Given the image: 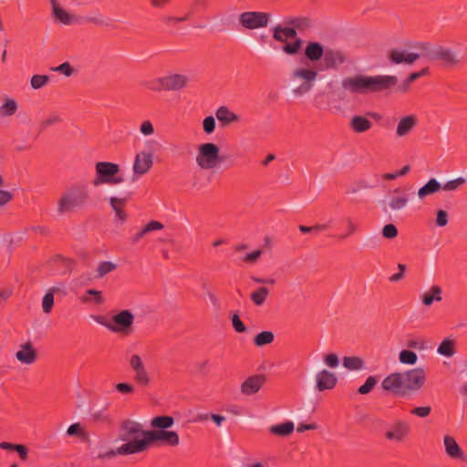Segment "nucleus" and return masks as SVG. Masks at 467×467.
I'll use <instances>...</instances> for the list:
<instances>
[{
	"label": "nucleus",
	"mask_w": 467,
	"mask_h": 467,
	"mask_svg": "<svg viewBox=\"0 0 467 467\" xmlns=\"http://www.w3.org/2000/svg\"><path fill=\"white\" fill-rule=\"evenodd\" d=\"M398 84V78L391 75L368 76L356 74L341 81L344 91L354 95H367L391 89Z\"/></svg>",
	"instance_id": "1"
},
{
	"label": "nucleus",
	"mask_w": 467,
	"mask_h": 467,
	"mask_svg": "<svg viewBox=\"0 0 467 467\" xmlns=\"http://www.w3.org/2000/svg\"><path fill=\"white\" fill-rule=\"evenodd\" d=\"M90 191L87 184H73L67 187L57 202L58 214H67L84 208L89 202Z\"/></svg>",
	"instance_id": "2"
},
{
	"label": "nucleus",
	"mask_w": 467,
	"mask_h": 467,
	"mask_svg": "<svg viewBox=\"0 0 467 467\" xmlns=\"http://www.w3.org/2000/svg\"><path fill=\"white\" fill-rule=\"evenodd\" d=\"M317 76V70L309 65L294 68L290 75L293 93L298 97L308 93L313 88Z\"/></svg>",
	"instance_id": "3"
},
{
	"label": "nucleus",
	"mask_w": 467,
	"mask_h": 467,
	"mask_svg": "<svg viewBox=\"0 0 467 467\" xmlns=\"http://www.w3.org/2000/svg\"><path fill=\"white\" fill-rule=\"evenodd\" d=\"M223 159L220 156V148L213 142L202 143L198 146L195 161L202 171L218 168Z\"/></svg>",
	"instance_id": "4"
},
{
	"label": "nucleus",
	"mask_w": 467,
	"mask_h": 467,
	"mask_svg": "<svg viewBox=\"0 0 467 467\" xmlns=\"http://www.w3.org/2000/svg\"><path fill=\"white\" fill-rule=\"evenodd\" d=\"M157 441L169 447H177L181 443V439L175 431H146L144 439L139 441L141 452L147 451L153 442Z\"/></svg>",
	"instance_id": "5"
},
{
	"label": "nucleus",
	"mask_w": 467,
	"mask_h": 467,
	"mask_svg": "<svg viewBox=\"0 0 467 467\" xmlns=\"http://www.w3.org/2000/svg\"><path fill=\"white\" fill-rule=\"evenodd\" d=\"M96 177L93 181L94 186L101 184H118L123 182L122 177H116L119 171V166L117 163L109 161H99L95 165Z\"/></svg>",
	"instance_id": "6"
},
{
	"label": "nucleus",
	"mask_w": 467,
	"mask_h": 467,
	"mask_svg": "<svg viewBox=\"0 0 467 467\" xmlns=\"http://www.w3.org/2000/svg\"><path fill=\"white\" fill-rule=\"evenodd\" d=\"M271 15L265 12L248 11L239 15L238 21L246 30H256L266 27Z\"/></svg>",
	"instance_id": "7"
},
{
	"label": "nucleus",
	"mask_w": 467,
	"mask_h": 467,
	"mask_svg": "<svg viewBox=\"0 0 467 467\" xmlns=\"http://www.w3.org/2000/svg\"><path fill=\"white\" fill-rule=\"evenodd\" d=\"M144 431L142 425L135 420L127 419L121 421L119 439L125 443L144 439Z\"/></svg>",
	"instance_id": "8"
},
{
	"label": "nucleus",
	"mask_w": 467,
	"mask_h": 467,
	"mask_svg": "<svg viewBox=\"0 0 467 467\" xmlns=\"http://www.w3.org/2000/svg\"><path fill=\"white\" fill-rule=\"evenodd\" d=\"M406 394L420 389L426 381V372L422 368L401 372Z\"/></svg>",
	"instance_id": "9"
},
{
	"label": "nucleus",
	"mask_w": 467,
	"mask_h": 467,
	"mask_svg": "<svg viewBox=\"0 0 467 467\" xmlns=\"http://www.w3.org/2000/svg\"><path fill=\"white\" fill-rule=\"evenodd\" d=\"M153 166V154L151 152L141 150L135 155L132 167L133 174L131 181L135 182L140 177L148 173Z\"/></svg>",
	"instance_id": "10"
},
{
	"label": "nucleus",
	"mask_w": 467,
	"mask_h": 467,
	"mask_svg": "<svg viewBox=\"0 0 467 467\" xmlns=\"http://www.w3.org/2000/svg\"><path fill=\"white\" fill-rule=\"evenodd\" d=\"M134 322V316L130 310H122L113 316L112 323H105L104 325L112 332L128 333L130 332Z\"/></svg>",
	"instance_id": "11"
},
{
	"label": "nucleus",
	"mask_w": 467,
	"mask_h": 467,
	"mask_svg": "<svg viewBox=\"0 0 467 467\" xmlns=\"http://www.w3.org/2000/svg\"><path fill=\"white\" fill-rule=\"evenodd\" d=\"M410 431V427L408 422L397 420L386 431L385 437L389 441L402 442L409 436Z\"/></svg>",
	"instance_id": "12"
},
{
	"label": "nucleus",
	"mask_w": 467,
	"mask_h": 467,
	"mask_svg": "<svg viewBox=\"0 0 467 467\" xmlns=\"http://www.w3.org/2000/svg\"><path fill=\"white\" fill-rule=\"evenodd\" d=\"M381 386L385 390L400 395L406 394L403 376L401 372L391 373L390 375L386 377L383 379Z\"/></svg>",
	"instance_id": "13"
},
{
	"label": "nucleus",
	"mask_w": 467,
	"mask_h": 467,
	"mask_svg": "<svg viewBox=\"0 0 467 467\" xmlns=\"http://www.w3.org/2000/svg\"><path fill=\"white\" fill-rule=\"evenodd\" d=\"M443 447L445 454L449 458L452 460L465 461V453L453 436L447 434L443 437Z\"/></svg>",
	"instance_id": "14"
},
{
	"label": "nucleus",
	"mask_w": 467,
	"mask_h": 467,
	"mask_svg": "<svg viewBox=\"0 0 467 467\" xmlns=\"http://www.w3.org/2000/svg\"><path fill=\"white\" fill-rule=\"evenodd\" d=\"M316 383L318 391L329 390L336 387L337 377L334 372L322 369L316 375Z\"/></svg>",
	"instance_id": "15"
},
{
	"label": "nucleus",
	"mask_w": 467,
	"mask_h": 467,
	"mask_svg": "<svg viewBox=\"0 0 467 467\" xmlns=\"http://www.w3.org/2000/svg\"><path fill=\"white\" fill-rule=\"evenodd\" d=\"M347 62L345 52L339 49H327L324 53V65L326 68L337 69Z\"/></svg>",
	"instance_id": "16"
},
{
	"label": "nucleus",
	"mask_w": 467,
	"mask_h": 467,
	"mask_svg": "<svg viewBox=\"0 0 467 467\" xmlns=\"http://www.w3.org/2000/svg\"><path fill=\"white\" fill-rule=\"evenodd\" d=\"M418 124V117L410 114L400 118L396 127V136L404 138L410 135Z\"/></svg>",
	"instance_id": "17"
},
{
	"label": "nucleus",
	"mask_w": 467,
	"mask_h": 467,
	"mask_svg": "<svg viewBox=\"0 0 467 467\" xmlns=\"http://www.w3.org/2000/svg\"><path fill=\"white\" fill-rule=\"evenodd\" d=\"M265 381L264 375H254L248 377L240 387L241 393L246 396L257 393Z\"/></svg>",
	"instance_id": "18"
},
{
	"label": "nucleus",
	"mask_w": 467,
	"mask_h": 467,
	"mask_svg": "<svg viewBox=\"0 0 467 467\" xmlns=\"http://www.w3.org/2000/svg\"><path fill=\"white\" fill-rule=\"evenodd\" d=\"M163 82L165 91H178L187 87L190 78L184 74H170Z\"/></svg>",
	"instance_id": "19"
},
{
	"label": "nucleus",
	"mask_w": 467,
	"mask_h": 467,
	"mask_svg": "<svg viewBox=\"0 0 467 467\" xmlns=\"http://www.w3.org/2000/svg\"><path fill=\"white\" fill-rule=\"evenodd\" d=\"M37 358L36 350L31 342H26L20 346L19 350L16 352V358L26 365H32Z\"/></svg>",
	"instance_id": "20"
},
{
	"label": "nucleus",
	"mask_w": 467,
	"mask_h": 467,
	"mask_svg": "<svg viewBox=\"0 0 467 467\" xmlns=\"http://www.w3.org/2000/svg\"><path fill=\"white\" fill-rule=\"evenodd\" d=\"M141 452L140 447L139 444V441H134L132 442L123 443L121 446L118 447L116 450H110L107 451L105 454H100L99 458H111L116 455H130L136 454Z\"/></svg>",
	"instance_id": "21"
},
{
	"label": "nucleus",
	"mask_w": 467,
	"mask_h": 467,
	"mask_svg": "<svg viewBox=\"0 0 467 467\" xmlns=\"http://www.w3.org/2000/svg\"><path fill=\"white\" fill-rule=\"evenodd\" d=\"M436 60L441 61L448 67H455L461 62L455 51L441 46L439 47Z\"/></svg>",
	"instance_id": "22"
},
{
	"label": "nucleus",
	"mask_w": 467,
	"mask_h": 467,
	"mask_svg": "<svg viewBox=\"0 0 467 467\" xmlns=\"http://www.w3.org/2000/svg\"><path fill=\"white\" fill-rule=\"evenodd\" d=\"M109 202L112 210L115 212V221L119 223H125L128 218V214L124 211V207L127 204V198L109 197Z\"/></svg>",
	"instance_id": "23"
},
{
	"label": "nucleus",
	"mask_w": 467,
	"mask_h": 467,
	"mask_svg": "<svg viewBox=\"0 0 467 467\" xmlns=\"http://www.w3.org/2000/svg\"><path fill=\"white\" fill-rule=\"evenodd\" d=\"M420 55L419 53H407L406 51L393 49L389 52V58L393 64H413L419 59Z\"/></svg>",
	"instance_id": "24"
},
{
	"label": "nucleus",
	"mask_w": 467,
	"mask_h": 467,
	"mask_svg": "<svg viewBox=\"0 0 467 467\" xmlns=\"http://www.w3.org/2000/svg\"><path fill=\"white\" fill-rule=\"evenodd\" d=\"M215 117L223 126L240 121V116L230 110L226 106L219 107L215 111Z\"/></svg>",
	"instance_id": "25"
},
{
	"label": "nucleus",
	"mask_w": 467,
	"mask_h": 467,
	"mask_svg": "<svg viewBox=\"0 0 467 467\" xmlns=\"http://www.w3.org/2000/svg\"><path fill=\"white\" fill-rule=\"evenodd\" d=\"M325 51L319 42H308L305 48V56L308 61L317 62L324 57Z\"/></svg>",
	"instance_id": "26"
},
{
	"label": "nucleus",
	"mask_w": 467,
	"mask_h": 467,
	"mask_svg": "<svg viewBox=\"0 0 467 467\" xmlns=\"http://www.w3.org/2000/svg\"><path fill=\"white\" fill-rule=\"evenodd\" d=\"M173 424L174 419L171 416H156L150 420V427L152 430L150 431H161L162 430H169Z\"/></svg>",
	"instance_id": "27"
},
{
	"label": "nucleus",
	"mask_w": 467,
	"mask_h": 467,
	"mask_svg": "<svg viewBox=\"0 0 467 467\" xmlns=\"http://www.w3.org/2000/svg\"><path fill=\"white\" fill-rule=\"evenodd\" d=\"M350 128L357 133H363L369 130L372 123L363 116L355 115L349 122Z\"/></svg>",
	"instance_id": "28"
},
{
	"label": "nucleus",
	"mask_w": 467,
	"mask_h": 467,
	"mask_svg": "<svg viewBox=\"0 0 467 467\" xmlns=\"http://www.w3.org/2000/svg\"><path fill=\"white\" fill-rule=\"evenodd\" d=\"M295 425L292 421H285L281 424L273 425L269 428V432L278 437H287L293 433Z\"/></svg>",
	"instance_id": "29"
},
{
	"label": "nucleus",
	"mask_w": 467,
	"mask_h": 467,
	"mask_svg": "<svg viewBox=\"0 0 467 467\" xmlns=\"http://www.w3.org/2000/svg\"><path fill=\"white\" fill-rule=\"evenodd\" d=\"M17 109V101L13 98H6L0 106V118L12 117L16 113Z\"/></svg>",
	"instance_id": "30"
},
{
	"label": "nucleus",
	"mask_w": 467,
	"mask_h": 467,
	"mask_svg": "<svg viewBox=\"0 0 467 467\" xmlns=\"http://www.w3.org/2000/svg\"><path fill=\"white\" fill-rule=\"evenodd\" d=\"M441 189V184L436 179H431L424 186L419 189L418 197L423 200L429 195L438 192Z\"/></svg>",
	"instance_id": "31"
},
{
	"label": "nucleus",
	"mask_w": 467,
	"mask_h": 467,
	"mask_svg": "<svg viewBox=\"0 0 467 467\" xmlns=\"http://www.w3.org/2000/svg\"><path fill=\"white\" fill-rule=\"evenodd\" d=\"M456 351V341L449 337L443 339L437 348V352L446 358L454 356Z\"/></svg>",
	"instance_id": "32"
},
{
	"label": "nucleus",
	"mask_w": 467,
	"mask_h": 467,
	"mask_svg": "<svg viewBox=\"0 0 467 467\" xmlns=\"http://www.w3.org/2000/svg\"><path fill=\"white\" fill-rule=\"evenodd\" d=\"M89 417L90 420L95 424L110 425L112 423V418L106 413L105 409L92 410Z\"/></svg>",
	"instance_id": "33"
},
{
	"label": "nucleus",
	"mask_w": 467,
	"mask_h": 467,
	"mask_svg": "<svg viewBox=\"0 0 467 467\" xmlns=\"http://www.w3.org/2000/svg\"><path fill=\"white\" fill-rule=\"evenodd\" d=\"M343 366L348 370H361L364 368L365 362L360 357L348 356L343 358Z\"/></svg>",
	"instance_id": "34"
},
{
	"label": "nucleus",
	"mask_w": 467,
	"mask_h": 467,
	"mask_svg": "<svg viewBox=\"0 0 467 467\" xmlns=\"http://www.w3.org/2000/svg\"><path fill=\"white\" fill-rule=\"evenodd\" d=\"M440 46H431L429 43H420L418 48L420 50V56L427 59H436Z\"/></svg>",
	"instance_id": "35"
},
{
	"label": "nucleus",
	"mask_w": 467,
	"mask_h": 467,
	"mask_svg": "<svg viewBox=\"0 0 467 467\" xmlns=\"http://www.w3.org/2000/svg\"><path fill=\"white\" fill-rule=\"evenodd\" d=\"M52 14L57 20L64 25H69L72 22V16L64 10L59 5H54Z\"/></svg>",
	"instance_id": "36"
},
{
	"label": "nucleus",
	"mask_w": 467,
	"mask_h": 467,
	"mask_svg": "<svg viewBox=\"0 0 467 467\" xmlns=\"http://www.w3.org/2000/svg\"><path fill=\"white\" fill-rule=\"evenodd\" d=\"M58 292V288L51 287L42 299V309L45 314H49L54 306V294Z\"/></svg>",
	"instance_id": "37"
},
{
	"label": "nucleus",
	"mask_w": 467,
	"mask_h": 467,
	"mask_svg": "<svg viewBox=\"0 0 467 467\" xmlns=\"http://www.w3.org/2000/svg\"><path fill=\"white\" fill-rule=\"evenodd\" d=\"M268 295H269V290L265 286H261L258 289H256L255 291H254L251 294L250 297L255 306H260L264 305Z\"/></svg>",
	"instance_id": "38"
},
{
	"label": "nucleus",
	"mask_w": 467,
	"mask_h": 467,
	"mask_svg": "<svg viewBox=\"0 0 467 467\" xmlns=\"http://www.w3.org/2000/svg\"><path fill=\"white\" fill-rule=\"evenodd\" d=\"M274 339L275 335L272 331H263L254 337V344L260 348L271 344Z\"/></svg>",
	"instance_id": "39"
},
{
	"label": "nucleus",
	"mask_w": 467,
	"mask_h": 467,
	"mask_svg": "<svg viewBox=\"0 0 467 467\" xmlns=\"http://www.w3.org/2000/svg\"><path fill=\"white\" fill-rule=\"evenodd\" d=\"M117 268V265L110 261L100 262L96 269V277L103 278L106 275L113 272Z\"/></svg>",
	"instance_id": "40"
},
{
	"label": "nucleus",
	"mask_w": 467,
	"mask_h": 467,
	"mask_svg": "<svg viewBox=\"0 0 467 467\" xmlns=\"http://www.w3.org/2000/svg\"><path fill=\"white\" fill-rule=\"evenodd\" d=\"M409 199L406 195L392 196L389 206L391 211L402 210L408 204Z\"/></svg>",
	"instance_id": "41"
},
{
	"label": "nucleus",
	"mask_w": 467,
	"mask_h": 467,
	"mask_svg": "<svg viewBox=\"0 0 467 467\" xmlns=\"http://www.w3.org/2000/svg\"><path fill=\"white\" fill-rule=\"evenodd\" d=\"M50 81V77L47 75H33L30 79V86L33 89H40Z\"/></svg>",
	"instance_id": "42"
},
{
	"label": "nucleus",
	"mask_w": 467,
	"mask_h": 467,
	"mask_svg": "<svg viewBox=\"0 0 467 467\" xmlns=\"http://www.w3.org/2000/svg\"><path fill=\"white\" fill-rule=\"evenodd\" d=\"M399 360L401 364L414 365L418 360V356L413 351L403 349L399 354Z\"/></svg>",
	"instance_id": "43"
},
{
	"label": "nucleus",
	"mask_w": 467,
	"mask_h": 467,
	"mask_svg": "<svg viewBox=\"0 0 467 467\" xmlns=\"http://www.w3.org/2000/svg\"><path fill=\"white\" fill-rule=\"evenodd\" d=\"M67 434L69 436L78 435L83 441L88 440V433L85 431L80 423H74L70 425L67 430Z\"/></svg>",
	"instance_id": "44"
},
{
	"label": "nucleus",
	"mask_w": 467,
	"mask_h": 467,
	"mask_svg": "<svg viewBox=\"0 0 467 467\" xmlns=\"http://www.w3.org/2000/svg\"><path fill=\"white\" fill-rule=\"evenodd\" d=\"M302 44H303V41L301 38H296L294 42L286 43L282 47V50L286 55L294 56L300 51V49L302 48Z\"/></svg>",
	"instance_id": "45"
},
{
	"label": "nucleus",
	"mask_w": 467,
	"mask_h": 467,
	"mask_svg": "<svg viewBox=\"0 0 467 467\" xmlns=\"http://www.w3.org/2000/svg\"><path fill=\"white\" fill-rule=\"evenodd\" d=\"M429 73V68L428 67H425L423 69H421L420 71L419 72H414V73H411L403 82L402 86L400 87V89L402 91H407L410 85L414 82L415 80H417L419 78L422 77V76H425Z\"/></svg>",
	"instance_id": "46"
},
{
	"label": "nucleus",
	"mask_w": 467,
	"mask_h": 467,
	"mask_svg": "<svg viewBox=\"0 0 467 467\" xmlns=\"http://www.w3.org/2000/svg\"><path fill=\"white\" fill-rule=\"evenodd\" d=\"M134 379L141 386H148L150 382V375L146 368H140V370H134Z\"/></svg>",
	"instance_id": "47"
},
{
	"label": "nucleus",
	"mask_w": 467,
	"mask_h": 467,
	"mask_svg": "<svg viewBox=\"0 0 467 467\" xmlns=\"http://www.w3.org/2000/svg\"><path fill=\"white\" fill-rule=\"evenodd\" d=\"M289 24L300 30L307 29L312 26V22L308 17H296L290 20Z\"/></svg>",
	"instance_id": "48"
},
{
	"label": "nucleus",
	"mask_w": 467,
	"mask_h": 467,
	"mask_svg": "<svg viewBox=\"0 0 467 467\" xmlns=\"http://www.w3.org/2000/svg\"><path fill=\"white\" fill-rule=\"evenodd\" d=\"M87 296H92L93 299L91 302L101 305L104 303V298L102 296V293L100 291L95 290V289H88L86 291ZM83 302H90V300L85 296L82 297Z\"/></svg>",
	"instance_id": "49"
},
{
	"label": "nucleus",
	"mask_w": 467,
	"mask_h": 467,
	"mask_svg": "<svg viewBox=\"0 0 467 467\" xmlns=\"http://www.w3.org/2000/svg\"><path fill=\"white\" fill-rule=\"evenodd\" d=\"M466 180L462 177H458L454 180L447 182L441 189L447 192H453L460 188L462 185L465 183Z\"/></svg>",
	"instance_id": "50"
},
{
	"label": "nucleus",
	"mask_w": 467,
	"mask_h": 467,
	"mask_svg": "<svg viewBox=\"0 0 467 467\" xmlns=\"http://www.w3.org/2000/svg\"><path fill=\"white\" fill-rule=\"evenodd\" d=\"M377 384V379L373 376L368 377L366 382L358 389L359 394L365 395L369 393Z\"/></svg>",
	"instance_id": "51"
},
{
	"label": "nucleus",
	"mask_w": 467,
	"mask_h": 467,
	"mask_svg": "<svg viewBox=\"0 0 467 467\" xmlns=\"http://www.w3.org/2000/svg\"><path fill=\"white\" fill-rule=\"evenodd\" d=\"M382 235L386 239H394L398 235V229L392 223L386 224L382 229Z\"/></svg>",
	"instance_id": "52"
},
{
	"label": "nucleus",
	"mask_w": 467,
	"mask_h": 467,
	"mask_svg": "<svg viewBox=\"0 0 467 467\" xmlns=\"http://www.w3.org/2000/svg\"><path fill=\"white\" fill-rule=\"evenodd\" d=\"M215 119L213 116H208L202 120V129L206 134H212L215 130Z\"/></svg>",
	"instance_id": "53"
},
{
	"label": "nucleus",
	"mask_w": 467,
	"mask_h": 467,
	"mask_svg": "<svg viewBox=\"0 0 467 467\" xmlns=\"http://www.w3.org/2000/svg\"><path fill=\"white\" fill-rule=\"evenodd\" d=\"M407 346L410 348L418 349V350H424L427 348L426 341L424 339H421V338H412V339H410L407 342Z\"/></svg>",
	"instance_id": "54"
},
{
	"label": "nucleus",
	"mask_w": 467,
	"mask_h": 467,
	"mask_svg": "<svg viewBox=\"0 0 467 467\" xmlns=\"http://www.w3.org/2000/svg\"><path fill=\"white\" fill-rule=\"evenodd\" d=\"M324 362L328 368H335L339 364V358L337 354L330 353L324 357Z\"/></svg>",
	"instance_id": "55"
},
{
	"label": "nucleus",
	"mask_w": 467,
	"mask_h": 467,
	"mask_svg": "<svg viewBox=\"0 0 467 467\" xmlns=\"http://www.w3.org/2000/svg\"><path fill=\"white\" fill-rule=\"evenodd\" d=\"M115 389L118 392L127 395L132 394L135 390V388L132 384L126 382L118 383L115 386Z\"/></svg>",
	"instance_id": "56"
},
{
	"label": "nucleus",
	"mask_w": 467,
	"mask_h": 467,
	"mask_svg": "<svg viewBox=\"0 0 467 467\" xmlns=\"http://www.w3.org/2000/svg\"><path fill=\"white\" fill-rule=\"evenodd\" d=\"M130 366L133 371L145 368L142 358L139 355H132L130 357Z\"/></svg>",
	"instance_id": "57"
},
{
	"label": "nucleus",
	"mask_w": 467,
	"mask_h": 467,
	"mask_svg": "<svg viewBox=\"0 0 467 467\" xmlns=\"http://www.w3.org/2000/svg\"><path fill=\"white\" fill-rule=\"evenodd\" d=\"M52 70L64 74L66 77H70L73 74V67L68 62H64L57 67H53Z\"/></svg>",
	"instance_id": "58"
},
{
	"label": "nucleus",
	"mask_w": 467,
	"mask_h": 467,
	"mask_svg": "<svg viewBox=\"0 0 467 467\" xmlns=\"http://www.w3.org/2000/svg\"><path fill=\"white\" fill-rule=\"evenodd\" d=\"M144 233L149 234L153 231L162 230L164 228V225L158 221H150L148 223H146L143 227Z\"/></svg>",
	"instance_id": "59"
},
{
	"label": "nucleus",
	"mask_w": 467,
	"mask_h": 467,
	"mask_svg": "<svg viewBox=\"0 0 467 467\" xmlns=\"http://www.w3.org/2000/svg\"><path fill=\"white\" fill-rule=\"evenodd\" d=\"M232 324H233L234 328L239 333H244L247 330L246 327L242 322V320L240 319V317L237 314H234L232 317Z\"/></svg>",
	"instance_id": "60"
},
{
	"label": "nucleus",
	"mask_w": 467,
	"mask_h": 467,
	"mask_svg": "<svg viewBox=\"0 0 467 467\" xmlns=\"http://www.w3.org/2000/svg\"><path fill=\"white\" fill-rule=\"evenodd\" d=\"M273 38L281 43H286V37L285 36L283 26H275L273 28Z\"/></svg>",
	"instance_id": "61"
},
{
	"label": "nucleus",
	"mask_w": 467,
	"mask_h": 467,
	"mask_svg": "<svg viewBox=\"0 0 467 467\" xmlns=\"http://www.w3.org/2000/svg\"><path fill=\"white\" fill-rule=\"evenodd\" d=\"M140 131L144 136H150L154 133V128L150 120H144L140 127Z\"/></svg>",
	"instance_id": "62"
},
{
	"label": "nucleus",
	"mask_w": 467,
	"mask_h": 467,
	"mask_svg": "<svg viewBox=\"0 0 467 467\" xmlns=\"http://www.w3.org/2000/svg\"><path fill=\"white\" fill-rule=\"evenodd\" d=\"M13 198L14 194L12 192L0 190V207L5 206L13 200Z\"/></svg>",
	"instance_id": "63"
},
{
	"label": "nucleus",
	"mask_w": 467,
	"mask_h": 467,
	"mask_svg": "<svg viewBox=\"0 0 467 467\" xmlns=\"http://www.w3.org/2000/svg\"><path fill=\"white\" fill-rule=\"evenodd\" d=\"M448 223V213L443 210L437 212L436 224L440 227H443Z\"/></svg>",
	"instance_id": "64"
}]
</instances>
